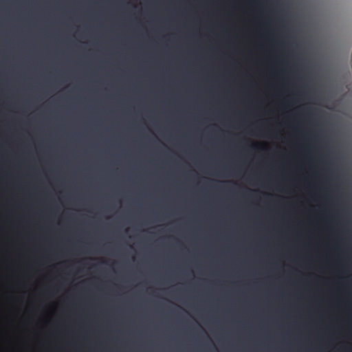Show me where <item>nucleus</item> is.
Wrapping results in <instances>:
<instances>
[{
    "label": "nucleus",
    "mask_w": 352,
    "mask_h": 352,
    "mask_svg": "<svg viewBox=\"0 0 352 352\" xmlns=\"http://www.w3.org/2000/svg\"><path fill=\"white\" fill-rule=\"evenodd\" d=\"M256 145L255 144H252V147L253 148H256Z\"/></svg>",
    "instance_id": "f257e3e1"
}]
</instances>
